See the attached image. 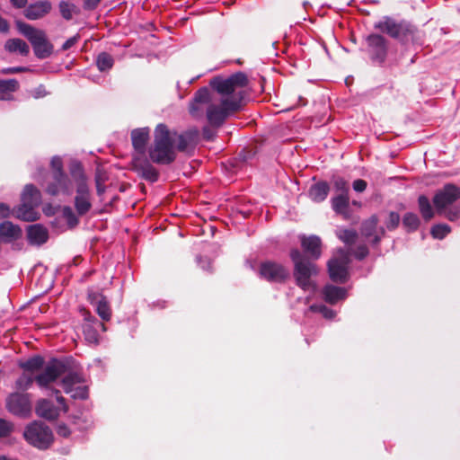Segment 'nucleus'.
<instances>
[{
  "mask_svg": "<svg viewBox=\"0 0 460 460\" xmlns=\"http://www.w3.org/2000/svg\"><path fill=\"white\" fill-rule=\"evenodd\" d=\"M199 140L197 128L187 129L181 134L171 131L163 123L154 130V140L147 153L151 161L159 165H170L177 157L176 151L192 155Z\"/></svg>",
  "mask_w": 460,
  "mask_h": 460,
  "instance_id": "obj_1",
  "label": "nucleus"
},
{
  "mask_svg": "<svg viewBox=\"0 0 460 460\" xmlns=\"http://www.w3.org/2000/svg\"><path fill=\"white\" fill-rule=\"evenodd\" d=\"M130 136L135 150L130 162V170L150 183L156 182L159 180L160 172L154 166L150 157L146 156V145L149 140L148 128L133 129Z\"/></svg>",
  "mask_w": 460,
  "mask_h": 460,
  "instance_id": "obj_2",
  "label": "nucleus"
},
{
  "mask_svg": "<svg viewBox=\"0 0 460 460\" xmlns=\"http://www.w3.org/2000/svg\"><path fill=\"white\" fill-rule=\"evenodd\" d=\"M374 28L397 40L403 47L423 44V34L416 25L405 19L385 15L374 23Z\"/></svg>",
  "mask_w": 460,
  "mask_h": 460,
  "instance_id": "obj_3",
  "label": "nucleus"
},
{
  "mask_svg": "<svg viewBox=\"0 0 460 460\" xmlns=\"http://www.w3.org/2000/svg\"><path fill=\"white\" fill-rule=\"evenodd\" d=\"M69 369L68 360H60L51 358L46 365L42 373L32 377L27 373H23L17 380L16 386L18 389L26 391L35 381L39 386L47 387L49 384L56 381L59 376L67 372Z\"/></svg>",
  "mask_w": 460,
  "mask_h": 460,
  "instance_id": "obj_4",
  "label": "nucleus"
},
{
  "mask_svg": "<svg viewBox=\"0 0 460 460\" xmlns=\"http://www.w3.org/2000/svg\"><path fill=\"white\" fill-rule=\"evenodd\" d=\"M69 173L75 185V209L79 217H84L92 209L93 206L88 179L82 163L73 160L69 164Z\"/></svg>",
  "mask_w": 460,
  "mask_h": 460,
  "instance_id": "obj_5",
  "label": "nucleus"
},
{
  "mask_svg": "<svg viewBox=\"0 0 460 460\" xmlns=\"http://www.w3.org/2000/svg\"><path fill=\"white\" fill-rule=\"evenodd\" d=\"M249 84V79L243 72H236L230 76L224 78L216 76L210 80V86L222 96L234 95L230 100H240L241 106L245 88Z\"/></svg>",
  "mask_w": 460,
  "mask_h": 460,
  "instance_id": "obj_6",
  "label": "nucleus"
},
{
  "mask_svg": "<svg viewBox=\"0 0 460 460\" xmlns=\"http://www.w3.org/2000/svg\"><path fill=\"white\" fill-rule=\"evenodd\" d=\"M290 259L294 264L293 276L296 285L303 290H308L313 285L311 278L318 274L316 264L298 249L290 251Z\"/></svg>",
  "mask_w": 460,
  "mask_h": 460,
  "instance_id": "obj_7",
  "label": "nucleus"
},
{
  "mask_svg": "<svg viewBox=\"0 0 460 460\" xmlns=\"http://www.w3.org/2000/svg\"><path fill=\"white\" fill-rule=\"evenodd\" d=\"M19 31L24 35L31 42L35 56L40 59H44L53 53V45L48 40L46 33L22 21L15 22Z\"/></svg>",
  "mask_w": 460,
  "mask_h": 460,
  "instance_id": "obj_8",
  "label": "nucleus"
},
{
  "mask_svg": "<svg viewBox=\"0 0 460 460\" xmlns=\"http://www.w3.org/2000/svg\"><path fill=\"white\" fill-rule=\"evenodd\" d=\"M23 438L30 445L40 450L49 448L54 442L52 429L40 420L29 423L24 429Z\"/></svg>",
  "mask_w": 460,
  "mask_h": 460,
  "instance_id": "obj_9",
  "label": "nucleus"
},
{
  "mask_svg": "<svg viewBox=\"0 0 460 460\" xmlns=\"http://www.w3.org/2000/svg\"><path fill=\"white\" fill-rule=\"evenodd\" d=\"M240 100H229V98L223 99L220 105L209 103L207 108V119L210 126L218 128L223 125L226 118L240 111Z\"/></svg>",
  "mask_w": 460,
  "mask_h": 460,
  "instance_id": "obj_10",
  "label": "nucleus"
},
{
  "mask_svg": "<svg viewBox=\"0 0 460 460\" xmlns=\"http://www.w3.org/2000/svg\"><path fill=\"white\" fill-rule=\"evenodd\" d=\"M349 262V252L344 249H339L337 256L332 258L327 263L330 279L336 283H346L349 279L348 267Z\"/></svg>",
  "mask_w": 460,
  "mask_h": 460,
  "instance_id": "obj_11",
  "label": "nucleus"
},
{
  "mask_svg": "<svg viewBox=\"0 0 460 460\" xmlns=\"http://www.w3.org/2000/svg\"><path fill=\"white\" fill-rule=\"evenodd\" d=\"M22 204L18 209V217L24 221H33L36 217H32L33 208L38 207L41 202V193L33 185L27 184L22 194Z\"/></svg>",
  "mask_w": 460,
  "mask_h": 460,
  "instance_id": "obj_12",
  "label": "nucleus"
},
{
  "mask_svg": "<svg viewBox=\"0 0 460 460\" xmlns=\"http://www.w3.org/2000/svg\"><path fill=\"white\" fill-rule=\"evenodd\" d=\"M258 275L268 282L282 284L288 279L289 271L281 263L275 261H264L259 265Z\"/></svg>",
  "mask_w": 460,
  "mask_h": 460,
  "instance_id": "obj_13",
  "label": "nucleus"
},
{
  "mask_svg": "<svg viewBox=\"0 0 460 460\" xmlns=\"http://www.w3.org/2000/svg\"><path fill=\"white\" fill-rule=\"evenodd\" d=\"M367 51L373 62L383 64L388 54L389 41L380 33H371L366 38Z\"/></svg>",
  "mask_w": 460,
  "mask_h": 460,
  "instance_id": "obj_14",
  "label": "nucleus"
},
{
  "mask_svg": "<svg viewBox=\"0 0 460 460\" xmlns=\"http://www.w3.org/2000/svg\"><path fill=\"white\" fill-rule=\"evenodd\" d=\"M63 360L69 361V369L64 375V378L62 379V387L66 394H71V396L74 399H81L85 400L88 398V388L86 386H80L73 389V385L75 384H80L84 382V378L82 376L72 370V363L74 362L70 358H64Z\"/></svg>",
  "mask_w": 460,
  "mask_h": 460,
  "instance_id": "obj_15",
  "label": "nucleus"
},
{
  "mask_svg": "<svg viewBox=\"0 0 460 460\" xmlns=\"http://www.w3.org/2000/svg\"><path fill=\"white\" fill-rule=\"evenodd\" d=\"M7 411L20 418H29L31 413V402L27 394L13 393L6 398Z\"/></svg>",
  "mask_w": 460,
  "mask_h": 460,
  "instance_id": "obj_16",
  "label": "nucleus"
},
{
  "mask_svg": "<svg viewBox=\"0 0 460 460\" xmlns=\"http://www.w3.org/2000/svg\"><path fill=\"white\" fill-rule=\"evenodd\" d=\"M458 199H460V188L453 183H447L436 191L432 201L437 211L441 213Z\"/></svg>",
  "mask_w": 460,
  "mask_h": 460,
  "instance_id": "obj_17",
  "label": "nucleus"
},
{
  "mask_svg": "<svg viewBox=\"0 0 460 460\" xmlns=\"http://www.w3.org/2000/svg\"><path fill=\"white\" fill-rule=\"evenodd\" d=\"M72 181L66 173L60 175H53L52 181H49L45 191L50 196H58L59 194L70 196L72 194Z\"/></svg>",
  "mask_w": 460,
  "mask_h": 460,
  "instance_id": "obj_18",
  "label": "nucleus"
},
{
  "mask_svg": "<svg viewBox=\"0 0 460 460\" xmlns=\"http://www.w3.org/2000/svg\"><path fill=\"white\" fill-rule=\"evenodd\" d=\"M210 101V92L207 87L198 90L189 106L190 115L200 118L203 115L204 106L208 105Z\"/></svg>",
  "mask_w": 460,
  "mask_h": 460,
  "instance_id": "obj_19",
  "label": "nucleus"
},
{
  "mask_svg": "<svg viewBox=\"0 0 460 460\" xmlns=\"http://www.w3.org/2000/svg\"><path fill=\"white\" fill-rule=\"evenodd\" d=\"M52 10V4L49 1H38L27 5L23 15L31 21L40 20L48 15Z\"/></svg>",
  "mask_w": 460,
  "mask_h": 460,
  "instance_id": "obj_20",
  "label": "nucleus"
},
{
  "mask_svg": "<svg viewBox=\"0 0 460 460\" xmlns=\"http://www.w3.org/2000/svg\"><path fill=\"white\" fill-rule=\"evenodd\" d=\"M378 222V217L376 215H372L361 224L360 227L361 235L366 239H368L374 246L378 245L381 241V236L376 234Z\"/></svg>",
  "mask_w": 460,
  "mask_h": 460,
  "instance_id": "obj_21",
  "label": "nucleus"
},
{
  "mask_svg": "<svg viewBox=\"0 0 460 460\" xmlns=\"http://www.w3.org/2000/svg\"><path fill=\"white\" fill-rule=\"evenodd\" d=\"M26 234L28 243L32 246L43 245L49 240V231L40 224L28 226Z\"/></svg>",
  "mask_w": 460,
  "mask_h": 460,
  "instance_id": "obj_22",
  "label": "nucleus"
},
{
  "mask_svg": "<svg viewBox=\"0 0 460 460\" xmlns=\"http://www.w3.org/2000/svg\"><path fill=\"white\" fill-rule=\"evenodd\" d=\"M301 246L306 253V257L312 261H316L322 254V241L316 235L303 236L301 238Z\"/></svg>",
  "mask_w": 460,
  "mask_h": 460,
  "instance_id": "obj_23",
  "label": "nucleus"
},
{
  "mask_svg": "<svg viewBox=\"0 0 460 460\" xmlns=\"http://www.w3.org/2000/svg\"><path fill=\"white\" fill-rule=\"evenodd\" d=\"M22 236V230L11 221H4L0 224V238L5 243L19 240Z\"/></svg>",
  "mask_w": 460,
  "mask_h": 460,
  "instance_id": "obj_24",
  "label": "nucleus"
},
{
  "mask_svg": "<svg viewBox=\"0 0 460 460\" xmlns=\"http://www.w3.org/2000/svg\"><path fill=\"white\" fill-rule=\"evenodd\" d=\"M36 414L45 420H54L59 416V410L48 399H40L35 407Z\"/></svg>",
  "mask_w": 460,
  "mask_h": 460,
  "instance_id": "obj_25",
  "label": "nucleus"
},
{
  "mask_svg": "<svg viewBox=\"0 0 460 460\" xmlns=\"http://www.w3.org/2000/svg\"><path fill=\"white\" fill-rule=\"evenodd\" d=\"M323 296L325 302L335 305L347 296V290L344 288L333 285H326L323 289Z\"/></svg>",
  "mask_w": 460,
  "mask_h": 460,
  "instance_id": "obj_26",
  "label": "nucleus"
},
{
  "mask_svg": "<svg viewBox=\"0 0 460 460\" xmlns=\"http://www.w3.org/2000/svg\"><path fill=\"white\" fill-rule=\"evenodd\" d=\"M330 191L328 182L322 181L313 184L309 189V197L314 202L323 201Z\"/></svg>",
  "mask_w": 460,
  "mask_h": 460,
  "instance_id": "obj_27",
  "label": "nucleus"
},
{
  "mask_svg": "<svg viewBox=\"0 0 460 460\" xmlns=\"http://www.w3.org/2000/svg\"><path fill=\"white\" fill-rule=\"evenodd\" d=\"M332 209L345 218L349 217V195H336L331 200Z\"/></svg>",
  "mask_w": 460,
  "mask_h": 460,
  "instance_id": "obj_28",
  "label": "nucleus"
},
{
  "mask_svg": "<svg viewBox=\"0 0 460 460\" xmlns=\"http://www.w3.org/2000/svg\"><path fill=\"white\" fill-rule=\"evenodd\" d=\"M4 49L10 53L18 52L22 56H28L30 53L29 45L22 39H10L6 40Z\"/></svg>",
  "mask_w": 460,
  "mask_h": 460,
  "instance_id": "obj_29",
  "label": "nucleus"
},
{
  "mask_svg": "<svg viewBox=\"0 0 460 460\" xmlns=\"http://www.w3.org/2000/svg\"><path fill=\"white\" fill-rule=\"evenodd\" d=\"M44 358L40 355H35L24 362H21L19 367L25 372L34 373L40 370L44 366Z\"/></svg>",
  "mask_w": 460,
  "mask_h": 460,
  "instance_id": "obj_30",
  "label": "nucleus"
},
{
  "mask_svg": "<svg viewBox=\"0 0 460 460\" xmlns=\"http://www.w3.org/2000/svg\"><path fill=\"white\" fill-rule=\"evenodd\" d=\"M418 204L421 217L425 221H429L434 217V211L429 202V199L425 195H420L418 198Z\"/></svg>",
  "mask_w": 460,
  "mask_h": 460,
  "instance_id": "obj_31",
  "label": "nucleus"
},
{
  "mask_svg": "<svg viewBox=\"0 0 460 460\" xmlns=\"http://www.w3.org/2000/svg\"><path fill=\"white\" fill-rule=\"evenodd\" d=\"M95 310L102 321H110L111 317V309L106 297H101L95 305Z\"/></svg>",
  "mask_w": 460,
  "mask_h": 460,
  "instance_id": "obj_32",
  "label": "nucleus"
},
{
  "mask_svg": "<svg viewBox=\"0 0 460 460\" xmlns=\"http://www.w3.org/2000/svg\"><path fill=\"white\" fill-rule=\"evenodd\" d=\"M114 65V58L107 52H102L97 56L96 66L100 72L109 71Z\"/></svg>",
  "mask_w": 460,
  "mask_h": 460,
  "instance_id": "obj_33",
  "label": "nucleus"
},
{
  "mask_svg": "<svg viewBox=\"0 0 460 460\" xmlns=\"http://www.w3.org/2000/svg\"><path fill=\"white\" fill-rule=\"evenodd\" d=\"M62 217L66 220L69 229H74L79 224L78 215L75 212L71 207L64 206L61 209Z\"/></svg>",
  "mask_w": 460,
  "mask_h": 460,
  "instance_id": "obj_34",
  "label": "nucleus"
},
{
  "mask_svg": "<svg viewBox=\"0 0 460 460\" xmlns=\"http://www.w3.org/2000/svg\"><path fill=\"white\" fill-rule=\"evenodd\" d=\"M402 225L409 232H412L418 229L420 219L416 214L408 212L403 216Z\"/></svg>",
  "mask_w": 460,
  "mask_h": 460,
  "instance_id": "obj_35",
  "label": "nucleus"
},
{
  "mask_svg": "<svg viewBox=\"0 0 460 460\" xmlns=\"http://www.w3.org/2000/svg\"><path fill=\"white\" fill-rule=\"evenodd\" d=\"M19 87V82L14 78L0 79V93H14Z\"/></svg>",
  "mask_w": 460,
  "mask_h": 460,
  "instance_id": "obj_36",
  "label": "nucleus"
},
{
  "mask_svg": "<svg viewBox=\"0 0 460 460\" xmlns=\"http://www.w3.org/2000/svg\"><path fill=\"white\" fill-rule=\"evenodd\" d=\"M337 236L344 243L353 244L358 238V233L353 229H341L337 232Z\"/></svg>",
  "mask_w": 460,
  "mask_h": 460,
  "instance_id": "obj_37",
  "label": "nucleus"
},
{
  "mask_svg": "<svg viewBox=\"0 0 460 460\" xmlns=\"http://www.w3.org/2000/svg\"><path fill=\"white\" fill-rule=\"evenodd\" d=\"M451 231V228L447 224H438L432 226L430 234L435 239L445 238Z\"/></svg>",
  "mask_w": 460,
  "mask_h": 460,
  "instance_id": "obj_38",
  "label": "nucleus"
},
{
  "mask_svg": "<svg viewBox=\"0 0 460 460\" xmlns=\"http://www.w3.org/2000/svg\"><path fill=\"white\" fill-rule=\"evenodd\" d=\"M59 12L61 16L66 20L70 21L73 18V13L75 10V5L74 4H70L66 1H61L58 4Z\"/></svg>",
  "mask_w": 460,
  "mask_h": 460,
  "instance_id": "obj_39",
  "label": "nucleus"
},
{
  "mask_svg": "<svg viewBox=\"0 0 460 460\" xmlns=\"http://www.w3.org/2000/svg\"><path fill=\"white\" fill-rule=\"evenodd\" d=\"M333 188L338 192L337 195H349V187L348 181L342 177H334L333 181Z\"/></svg>",
  "mask_w": 460,
  "mask_h": 460,
  "instance_id": "obj_40",
  "label": "nucleus"
},
{
  "mask_svg": "<svg viewBox=\"0 0 460 460\" xmlns=\"http://www.w3.org/2000/svg\"><path fill=\"white\" fill-rule=\"evenodd\" d=\"M310 310L314 313L321 314L325 319H333L336 312L324 305H312Z\"/></svg>",
  "mask_w": 460,
  "mask_h": 460,
  "instance_id": "obj_41",
  "label": "nucleus"
},
{
  "mask_svg": "<svg viewBox=\"0 0 460 460\" xmlns=\"http://www.w3.org/2000/svg\"><path fill=\"white\" fill-rule=\"evenodd\" d=\"M51 175H60L66 173L64 164L60 156H53L50 160Z\"/></svg>",
  "mask_w": 460,
  "mask_h": 460,
  "instance_id": "obj_42",
  "label": "nucleus"
},
{
  "mask_svg": "<svg viewBox=\"0 0 460 460\" xmlns=\"http://www.w3.org/2000/svg\"><path fill=\"white\" fill-rule=\"evenodd\" d=\"M14 430V425L12 421L0 418V438L9 437Z\"/></svg>",
  "mask_w": 460,
  "mask_h": 460,
  "instance_id": "obj_43",
  "label": "nucleus"
},
{
  "mask_svg": "<svg viewBox=\"0 0 460 460\" xmlns=\"http://www.w3.org/2000/svg\"><path fill=\"white\" fill-rule=\"evenodd\" d=\"M84 335L91 343H97L99 340V335L94 327L89 323L84 325Z\"/></svg>",
  "mask_w": 460,
  "mask_h": 460,
  "instance_id": "obj_44",
  "label": "nucleus"
},
{
  "mask_svg": "<svg viewBox=\"0 0 460 460\" xmlns=\"http://www.w3.org/2000/svg\"><path fill=\"white\" fill-rule=\"evenodd\" d=\"M400 215L397 212L391 211L385 221V226L389 231L396 229L400 224Z\"/></svg>",
  "mask_w": 460,
  "mask_h": 460,
  "instance_id": "obj_45",
  "label": "nucleus"
},
{
  "mask_svg": "<svg viewBox=\"0 0 460 460\" xmlns=\"http://www.w3.org/2000/svg\"><path fill=\"white\" fill-rule=\"evenodd\" d=\"M82 315L84 316V321H86L89 324L93 323V324L98 325L101 327L103 331L106 330L105 325L103 323L99 322L93 315L91 314V313L86 309L81 310Z\"/></svg>",
  "mask_w": 460,
  "mask_h": 460,
  "instance_id": "obj_46",
  "label": "nucleus"
},
{
  "mask_svg": "<svg viewBox=\"0 0 460 460\" xmlns=\"http://www.w3.org/2000/svg\"><path fill=\"white\" fill-rule=\"evenodd\" d=\"M31 69L27 66H13V67H5L0 70V74L2 75H13L19 73L29 72Z\"/></svg>",
  "mask_w": 460,
  "mask_h": 460,
  "instance_id": "obj_47",
  "label": "nucleus"
},
{
  "mask_svg": "<svg viewBox=\"0 0 460 460\" xmlns=\"http://www.w3.org/2000/svg\"><path fill=\"white\" fill-rule=\"evenodd\" d=\"M368 253L369 251L366 244L358 245L354 251V256L358 261L364 260L368 255Z\"/></svg>",
  "mask_w": 460,
  "mask_h": 460,
  "instance_id": "obj_48",
  "label": "nucleus"
},
{
  "mask_svg": "<svg viewBox=\"0 0 460 460\" xmlns=\"http://www.w3.org/2000/svg\"><path fill=\"white\" fill-rule=\"evenodd\" d=\"M80 40V36L79 34H76L71 38H69L68 40H66L65 41V43L62 45L61 47V49L66 51V50H68L69 49H71L73 46H75L78 40Z\"/></svg>",
  "mask_w": 460,
  "mask_h": 460,
  "instance_id": "obj_49",
  "label": "nucleus"
},
{
  "mask_svg": "<svg viewBox=\"0 0 460 460\" xmlns=\"http://www.w3.org/2000/svg\"><path fill=\"white\" fill-rule=\"evenodd\" d=\"M57 433L60 437L68 438L71 434V431L66 424L59 423L57 427Z\"/></svg>",
  "mask_w": 460,
  "mask_h": 460,
  "instance_id": "obj_50",
  "label": "nucleus"
},
{
  "mask_svg": "<svg viewBox=\"0 0 460 460\" xmlns=\"http://www.w3.org/2000/svg\"><path fill=\"white\" fill-rule=\"evenodd\" d=\"M352 186L355 191L363 192L367 189V183L365 180L358 179L353 181Z\"/></svg>",
  "mask_w": 460,
  "mask_h": 460,
  "instance_id": "obj_51",
  "label": "nucleus"
},
{
  "mask_svg": "<svg viewBox=\"0 0 460 460\" xmlns=\"http://www.w3.org/2000/svg\"><path fill=\"white\" fill-rule=\"evenodd\" d=\"M108 180L106 172L101 169H97L94 176L95 183H105Z\"/></svg>",
  "mask_w": 460,
  "mask_h": 460,
  "instance_id": "obj_52",
  "label": "nucleus"
},
{
  "mask_svg": "<svg viewBox=\"0 0 460 460\" xmlns=\"http://www.w3.org/2000/svg\"><path fill=\"white\" fill-rule=\"evenodd\" d=\"M102 0H84V10H94L97 8Z\"/></svg>",
  "mask_w": 460,
  "mask_h": 460,
  "instance_id": "obj_53",
  "label": "nucleus"
},
{
  "mask_svg": "<svg viewBox=\"0 0 460 460\" xmlns=\"http://www.w3.org/2000/svg\"><path fill=\"white\" fill-rule=\"evenodd\" d=\"M10 208L4 203H0V218H7L10 216Z\"/></svg>",
  "mask_w": 460,
  "mask_h": 460,
  "instance_id": "obj_54",
  "label": "nucleus"
},
{
  "mask_svg": "<svg viewBox=\"0 0 460 460\" xmlns=\"http://www.w3.org/2000/svg\"><path fill=\"white\" fill-rule=\"evenodd\" d=\"M55 394L57 395V401L59 404H61L64 412H67L68 406L66 403V399L63 396L59 395L60 392L58 390H55Z\"/></svg>",
  "mask_w": 460,
  "mask_h": 460,
  "instance_id": "obj_55",
  "label": "nucleus"
},
{
  "mask_svg": "<svg viewBox=\"0 0 460 460\" xmlns=\"http://www.w3.org/2000/svg\"><path fill=\"white\" fill-rule=\"evenodd\" d=\"M10 2L17 9L26 8L28 4V0H10Z\"/></svg>",
  "mask_w": 460,
  "mask_h": 460,
  "instance_id": "obj_56",
  "label": "nucleus"
},
{
  "mask_svg": "<svg viewBox=\"0 0 460 460\" xmlns=\"http://www.w3.org/2000/svg\"><path fill=\"white\" fill-rule=\"evenodd\" d=\"M101 297H105L102 294H98V293H90L88 295V300L90 301V303L93 305H96V302L101 298Z\"/></svg>",
  "mask_w": 460,
  "mask_h": 460,
  "instance_id": "obj_57",
  "label": "nucleus"
},
{
  "mask_svg": "<svg viewBox=\"0 0 460 460\" xmlns=\"http://www.w3.org/2000/svg\"><path fill=\"white\" fill-rule=\"evenodd\" d=\"M202 133H203V137H204L206 140H211V139H213V137H215V133H214V132H213V130H212L211 128H209L208 127H205V128H203Z\"/></svg>",
  "mask_w": 460,
  "mask_h": 460,
  "instance_id": "obj_58",
  "label": "nucleus"
},
{
  "mask_svg": "<svg viewBox=\"0 0 460 460\" xmlns=\"http://www.w3.org/2000/svg\"><path fill=\"white\" fill-rule=\"evenodd\" d=\"M96 186V193L98 196L103 195L105 192V183H95Z\"/></svg>",
  "mask_w": 460,
  "mask_h": 460,
  "instance_id": "obj_59",
  "label": "nucleus"
},
{
  "mask_svg": "<svg viewBox=\"0 0 460 460\" xmlns=\"http://www.w3.org/2000/svg\"><path fill=\"white\" fill-rule=\"evenodd\" d=\"M460 216V211H452L450 210L447 214V217L450 220V221H454L455 219L458 218Z\"/></svg>",
  "mask_w": 460,
  "mask_h": 460,
  "instance_id": "obj_60",
  "label": "nucleus"
},
{
  "mask_svg": "<svg viewBox=\"0 0 460 460\" xmlns=\"http://www.w3.org/2000/svg\"><path fill=\"white\" fill-rule=\"evenodd\" d=\"M376 234H379V235L381 236V238H382L383 236H385V228H384V227H380V228H379L378 233L376 232Z\"/></svg>",
  "mask_w": 460,
  "mask_h": 460,
  "instance_id": "obj_61",
  "label": "nucleus"
},
{
  "mask_svg": "<svg viewBox=\"0 0 460 460\" xmlns=\"http://www.w3.org/2000/svg\"><path fill=\"white\" fill-rule=\"evenodd\" d=\"M140 187H141V190H143V191H144V190H145V189H146V186L142 183V184H140Z\"/></svg>",
  "mask_w": 460,
  "mask_h": 460,
  "instance_id": "obj_62",
  "label": "nucleus"
},
{
  "mask_svg": "<svg viewBox=\"0 0 460 460\" xmlns=\"http://www.w3.org/2000/svg\"><path fill=\"white\" fill-rule=\"evenodd\" d=\"M415 57H416V55L411 59V64L415 62Z\"/></svg>",
  "mask_w": 460,
  "mask_h": 460,
  "instance_id": "obj_63",
  "label": "nucleus"
},
{
  "mask_svg": "<svg viewBox=\"0 0 460 460\" xmlns=\"http://www.w3.org/2000/svg\"><path fill=\"white\" fill-rule=\"evenodd\" d=\"M7 98H5L4 95L0 96V100H6Z\"/></svg>",
  "mask_w": 460,
  "mask_h": 460,
  "instance_id": "obj_64",
  "label": "nucleus"
}]
</instances>
